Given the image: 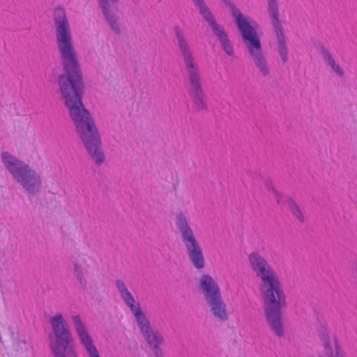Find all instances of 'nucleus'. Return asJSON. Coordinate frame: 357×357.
Instances as JSON below:
<instances>
[{"label":"nucleus","mask_w":357,"mask_h":357,"mask_svg":"<svg viewBox=\"0 0 357 357\" xmlns=\"http://www.w3.org/2000/svg\"><path fill=\"white\" fill-rule=\"evenodd\" d=\"M54 22L57 49L65 71L58 78L59 91L87 153L100 165L105 161L101 139L94 120L82 100L84 84L80 66L70 25L63 8L54 10Z\"/></svg>","instance_id":"obj_1"},{"label":"nucleus","mask_w":357,"mask_h":357,"mask_svg":"<svg viewBox=\"0 0 357 357\" xmlns=\"http://www.w3.org/2000/svg\"><path fill=\"white\" fill-rule=\"evenodd\" d=\"M250 266L260 281L259 291L264 299L266 320L273 333L284 336L282 309L287 306V296L279 277L268 260L258 252L248 255Z\"/></svg>","instance_id":"obj_2"},{"label":"nucleus","mask_w":357,"mask_h":357,"mask_svg":"<svg viewBox=\"0 0 357 357\" xmlns=\"http://www.w3.org/2000/svg\"><path fill=\"white\" fill-rule=\"evenodd\" d=\"M115 287L121 301L135 318L140 333L149 344L151 349V357H165L161 347L165 342L164 337L161 333L153 330L139 301L131 293L123 280L117 279L115 281Z\"/></svg>","instance_id":"obj_3"},{"label":"nucleus","mask_w":357,"mask_h":357,"mask_svg":"<svg viewBox=\"0 0 357 357\" xmlns=\"http://www.w3.org/2000/svg\"><path fill=\"white\" fill-rule=\"evenodd\" d=\"M231 13L238 29L241 32L243 41L252 63L259 73L264 77L271 75V66L264 52L260 38L254 26L255 22L241 13L238 9L232 6Z\"/></svg>","instance_id":"obj_4"},{"label":"nucleus","mask_w":357,"mask_h":357,"mask_svg":"<svg viewBox=\"0 0 357 357\" xmlns=\"http://www.w3.org/2000/svg\"><path fill=\"white\" fill-rule=\"evenodd\" d=\"M174 33L188 75L189 90L194 107L197 111L206 109L207 105L202 88L199 67L195 61L189 43L180 26H174Z\"/></svg>","instance_id":"obj_5"},{"label":"nucleus","mask_w":357,"mask_h":357,"mask_svg":"<svg viewBox=\"0 0 357 357\" xmlns=\"http://www.w3.org/2000/svg\"><path fill=\"white\" fill-rule=\"evenodd\" d=\"M0 159L4 169L27 194L35 195L40 191L41 175L28 163L8 151H1Z\"/></svg>","instance_id":"obj_6"},{"label":"nucleus","mask_w":357,"mask_h":357,"mask_svg":"<svg viewBox=\"0 0 357 357\" xmlns=\"http://www.w3.org/2000/svg\"><path fill=\"white\" fill-rule=\"evenodd\" d=\"M52 333L48 335L54 357H78L73 344V337L68 324L61 313L50 319Z\"/></svg>","instance_id":"obj_7"},{"label":"nucleus","mask_w":357,"mask_h":357,"mask_svg":"<svg viewBox=\"0 0 357 357\" xmlns=\"http://www.w3.org/2000/svg\"><path fill=\"white\" fill-rule=\"evenodd\" d=\"M175 225L180 233L181 241L190 261L197 270L204 268L205 259L203 250L195 236L185 213L180 211L176 214Z\"/></svg>","instance_id":"obj_8"},{"label":"nucleus","mask_w":357,"mask_h":357,"mask_svg":"<svg viewBox=\"0 0 357 357\" xmlns=\"http://www.w3.org/2000/svg\"><path fill=\"white\" fill-rule=\"evenodd\" d=\"M198 288L213 317L220 321L228 320L227 304L222 296L220 288L215 280L211 275L204 274L199 278Z\"/></svg>","instance_id":"obj_9"},{"label":"nucleus","mask_w":357,"mask_h":357,"mask_svg":"<svg viewBox=\"0 0 357 357\" xmlns=\"http://www.w3.org/2000/svg\"><path fill=\"white\" fill-rule=\"evenodd\" d=\"M198 10L203 19L210 26L213 33L218 39L221 47L225 54L229 56H233L234 50L233 45L226 32L225 28L218 24L216 19L204 0H191Z\"/></svg>","instance_id":"obj_10"},{"label":"nucleus","mask_w":357,"mask_h":357,"mask_svg":"<svg viewBox=\"0 0 357 357\" xmlns=\"http://www.w3.org/2000/svg\"><path fill=\"white\" fill-rule=\"evenodd\" d=\"M267 10L277 38L278 50L282 61H288V48L286 38L283 33L282 26L280 21L278 0H266Z\"/></svg>","instance_id":"obj_11"},{"label":"nucleus","mask_w":357,"mask_h":357,"mask_svg":"<svg viewBox=\"0 0 357 357\" xmlns=\"http://www.w3.org/2000/svg\"><path fill=\"white\" fill-rule=\"evenodd\" d=\"M72 322L80 344L89 357H100L93 340L79 315H73Z\"/></svg>","instance_id":"obj_12"},{"label":"nucleus","mask_w":357,"mask_h":357,"mask_svg":"<svg viewBox=\"0 0 357 357\" xmlns=\"http://www.w3.org/2000/svg\"><path fill=\"white\" fill-rule=\"evenodd\" d=\"M319 336L326 356L328 357H346L341 352L336 337H334L333 341L331 340V331L328 326H323L319 329Z\"/></svg>","instance_id":"obj_13"},{"label":"nucleus","mask_w":357,"mask_h":357,"mask_svg":"<svg viewBox=\"0 0 357 357\" xmlns=\"http://www.w3.org/2000/svg\"><path fill=\"white\" fill-rule=\"evenodd\" d=\"M119 0H98L99 6L107 24L117 33H120V26L118 22L119 16L116 13V8H113L111 4L116 3Z\"/></svg>","instance_id":"obj_14"},{"label":"nucleus","mask_w":357,"mask_h":357,"mask_svg":"<svg viewBox=\"0 0 357 357\" xmlns=\"http://www.w3.org/2000/svg\"><path fill=\"white\" fill-rule=\"evenodd\" d=\"M321 56L326 63V64L331 68V70L339 77H343L345 75L344 69L340 66L338 62L336 61L333 54L326 48L321 47L320 49Z\"/></svg>","instance_id":"obj_15"},{"label":"nucleus","mask_w":357,"mask_h":357,"mask_svg":"<svg viewBox=\"0 0 357 357\" xmlns=\"http://www.w3.org/2000/svg\"><path fill=\"white\" fill-rule=\"evenodd\" d=\"M73 273L82 289H86L87 280L85 277L83 266L79 261H75L73 266Z\"/></svg>","instance_id":"obj_16"},{"label":"nucleus","mask_w":357,"mask_h":357,"mask_svg":"<svg viewBox=\"0 0 357 357\" xmlns=\"http://www.w3.org/2000/svg\"><path fill=\"white\" fill-rule=\"evenodd\" d=\"M73 273L82 289H86L87 280L85 277L83 266L79 261H75L73 266Z\"/></svg>","instance_id":"obj_17"},{"label":"nucleus","mask_w":357,"mask_h":357,"mask_svg":"<svg viewBox=\"0 0 357 357\" xmlns=\"http://www.w3.org/2000/svg\"><path fill=\"white\" fill-rule=\"evenodd\" d=\"M287 206L294 215L301 222H304L305 216L302 209L291 199L287 200Z\"/></svg>","instance_id":"obj_18"},{"label":"nucleus","mask_w":357,"mask_h":357,"mask_svg":"<svg viewBox=\"0 0 357 357\" xmlns=\"http://www.w3.org/2000/svg\"><path fill=\"white\" fill-rule=\"evenodd\" d=\"M274 192H275V196L278 203L282 204L284 202V201H283L284 196L282 194L279 193L278 192L275 191Z\"/></svg>","instance_id":"obj_19"}]
</instances>
